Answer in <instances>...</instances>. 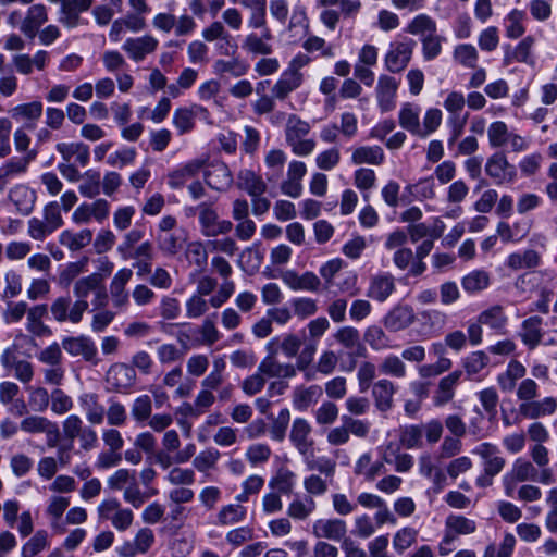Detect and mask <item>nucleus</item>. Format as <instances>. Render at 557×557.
<instances>
[{
    "instance_id": "obj_21",
    "label": "nucleus",
    "mask_w": 557,
    "mask_h": 557,
    "mask_svg": "<svg viewBox=\"0 0 557 557\" xmlns=\"http://www.w3.org/2000/svg\"><path fill=\"white\" fill-rule=\"evenodd\" d=\"M396 385L388 379H381L372 385L371 396L380 412H387L394 406Z\"/></svg>"
},
{
    "instance_id": "obj_43",
    "label": "nucleus",
    "mask_w": 557,
    "mask_h": 557,
    "mask_svg": "<svg viewBox=\"0 0 557 557\" xmlns=\"http://www.w3.org/2000/svg\"><path fill=\"white\" fill-rule=\"evenodd\" d=\"M296 473L288 468H280L269 481V487L280 494H290L296 485Z\"/></svg>"
},
{
    "instance_id": "obj_26",
    "label": "nucleus",
    "mask_w": 557,
    "mask_h": 557,
    "mask_svg": "<svg viewBox=\"0 0 557 557\" xmlns=\"http://www.w3.org/2000/svg\"><path fill=\"white\" fill-rule=\"evenodd\" d=\"M276 354H271L267 356L258 366L259 372L263 373L264 376L268 377H277V379H290L294 377L297 373V363H281L275 358Z\"/></svg>"
},
{
    "instance_id": "obj_56",
    "label": "nucleus",
    "mask_w": 557,
    "mask_h": 557,
    "mask_svg": "<svg viewBox=\"0 0 557 557\" xmlns=\"http://www.w3.org/2000/svg\"><path fill=\"white\" fill-rule=\"evenodd\" d=\"M364 341L374 351H382L393 347L389 337L377 325H371L366 330Z\"/></svg>"
},
{
    "instance_id": "obj_63",
    "label": "nucleus",
    "mask_w": 557,
    "mask_h": 557,
    "mask_svg": "<svg viewBox=\"0 0 557 557\" xmlns=\"http://www.w3.org/2000/svg\"><path fill=\"white\" fill-rule=\"evenodd\" d=\"M165 481L173 486H190L196 481L194 469L173 467L166 475Z\"/></svg>"
},
{
    "instance_id": "obj_36",
    "label": "nucleus",
    "mask_w": 557,
    "mask_h": 557,
    "mask_svg": "<svg viewBox=\"0 0 557 557\" xmlns=\"http://www.w3.org/2000/svg\"><path fill=\"white\" fill-rule=\"evenodd\" d=\"M46 305H36L27 309L26 330L35 336H45L51 333L50 329L42 322L47 315Z\"/></svg>"
},
{
    "instance_id": "obj_5",
    "label": "nucleus",
    "mask_w": 557,
    "mask_h": 557,
    "mask_svg": "<svg viewBox=\"0 0 557 557\" xmlns=\"http://www.w3.org/2000/svg\"><path fill=\"white\" fill-rule=\"evenodd\" d=\"M310 341L305 345L297 359V368L299 371L308 369L313 360V357L318 349V342L323 334L329 330L330 322L326 318L320 317L310 321L307 325Z\"/></svg>"
},
{
    "instance_id": "obj_1",
    "label": "nucleus",
    "mask_w": 557,
    "mask_h": 557,
    "mask_svg": "<svg viewBox=\"0 0 557 557\" xmlns=\"http://www.w3.org/2000/svg\"><path fill=\"white\" fill-rule=\"evenodd\" d=\"M27 224L28 235L35 240H44L63 224L59 202H49L44 208L42 219L32 218Z\"/></svg>"
},
{
    "instance_id": "obj_41",
    "label": "nucleus",
    "mask_w": 557,
    "mask_h": 557,
    "mask_svg": "<svg viewBox=\"0 0 557 557\" xmlns=\"http://www.w3.org/2000/svg\"><path fill=\"white\" fill-rule=\"evenodd\" d=\"M317 509V503L312 497H295L287 506L286 513L298 521L307 520Z\"/></svg>"
},
{
    "instance_id": "obj_39",
    "label": "nucleus",
    "mask_w": 557,
    "mask_h": 557,
    "mask_svg": "<svg viewBox=\"0 0 557 557\" xmlns=\"http://www.w3.org/2000/svg\"><path fill=\"white\" fill-rule=\"evenodd\" d=\"M57 150L66 162L74 159L82 166L89 162V148L83 143H61L57 145Z\"/></svg>"
},
{
    "instance_id": "obj_60",
    "label": "nucleus",
    "mask_w": 557,
    "mask_h": 557,
    "mask_svg": "<svg viewBox=\"0 0 557 557\" xmlns=\"http://www.w3.org/2000/svg\"><path fill=\"white\" fill-rule=\"evenodd\" d=\"M49 545L48 533L45 530H38L35 534L22 546V557H35Z\"/></svg>"
},
{
    "instance_id": "obj_55",
    "label": "nucleus",
    "mask_w": 557,
    "mask_h": 557,
    "mask_svg": "<svg viewBox=\"0 0 557 557\" xmlns=\"http://www.w3.org/2000/svg\"><path fill=\"white\" fill-rule=\"evenodd\" d=\"M172 123L180 135L190 133L195 127V114L193 106L189 108L181 107L175 109Z\"/></svg>"
},
{
    "instance_id": "obj_50",
    "label": "nucleus",
    "mask_w": 557,
    "mask_h": 557,
    "mask_svg": "<svg viewBox=\"0 0 557 557\" xmlns=\"http://www.w3.org/2000/svg\"><path fill=\"white\" fill-rule=\"evenodd\" d=\"M159 250L165 256L176 255L183 247V237L177 231L156 234Z\"/></svg>"
},
{
    "instance_id": "obj_47",
    "label": "nucleus",
    "mask_w": 557,
    "mask_h": 557,
    "mask_svg": "<svg viewBox=\"0 0 557 557\" xmlns=\"http://www.w3.org/2000/svg\"><path fill=\"white\" fill-rule=\"evenodd\" d=\"M78 191L87 198H95L101 191V176L98 171L87 170L82 174Z\"/></svg>"
},
{
    "instance_id": "obj_30",
    "label": "nucleus",
    "mask_w": 557,
    "mask_h": 557,
    "mask_svg": "<svg viewBox=\"0 0 557 557\" xmlns=\"http://www.w3.org/2000/svg\"><path fill=\"white\" fill-rule=\"evenodd\" d=\"M36 156V151L30 150L24 157L12 158L5 162L0 168V189H2L10 178L24 174L27 171L29 163L35 160Z\"/></svg>"
},
{
    "instance_id": "obj_24",
    "label": "nucleus",
    "mask_w": 557,
    "mask_h": 557,
    "mask_svg": "<svg viewBox=\"0 0 557 557\" xmlns=\"http://www.w3.org/2000/svg\"><path fill=\"white\" fill-rule=\"evenodd\" d=\"M48 21L47 9L44 4H34L28 8L20 30L29 39H34L39 28Z\"/></svg>"
},
{
    "instance_id": "obj_23",
    "label": "nucleus",
    "mask_w": 557,
    "mask_h": 557,
    "mask_svg": "<svg viewBox=\"0 0 557 557\" xmlns=\"http://www.w3.org/2000/svg\"><path fill=\"white\" fill-rule=\"evenodd\" d=\"M272 38L273 36L269 28L261 29L260 34L252 32L244 37L242 48L250 54L269 55L273 52Z\"/></svg>"
},
{
    "instance_id": "obj_2",
    "label": "nucleus",
    "mask_w": 557,
    "mask_h": 557,
    "mask_svg": "<svg viewBox=\"0 0 557 557\" xmlns=\"http://www.w3.org/2000/svg\"><path fill=\"white\" fill-rule=\"evenodd\" d=\"M190 211L198 214L200 230L206 237L225 235L233 228V223L228 220H221L211 203L201 202Z\"/></svg>"
},
{
    "instance_id": "obj_35",
    "label": "nucleus",
    "mask_w": 557,
    "mask_h": 557,
    "mask_svg": "<svg viewBox=\"0 0 557 557\" xmlns=\"http://www.w3.org/2000/svg\"><path fill=\"white\" fill-rule=\"evenodd\" d=\"M541 325L542 318L537 315L530 317L522 322L520 337L529 349H534L541 344L543 337Z\"/></svg>"
},
{
    "instance_id": "obj_15",
    "label": "nucleus",
    "mask_w": 557,
    "mask_h": 557,
    "mask_svg": "<svg viewBox=\"0 0 557 557\" xmlns=\"http://www.w3.org/2000/svg\"><path fill=\"white\" fill-rule=\"evenodd\" d=\"M312 534L335 542L347 540V523L339 518L318 519L312 524Z\"/></svg>"
},
{
    "instance_id": "obj_45",
    "label": "nucleus",
    "mask_w": 557,
    "mask_h": 557,
    "mask_svg": "<svg viewBox=\"0 0 557 557\" xmlns=\"http://www.w3.org/2000/svg\"><path fill=\"white\" fill-rule=\"evenodd\" d=\"M221 453L213 447L201 450L193 459V467L200 473L208 474L216 468Z\"/></svg>"
},
{
    "instance_id": "obj_38",
    "label": "nucleus",
    "mask_w": 557,
    "mask_h": 557,
    "mask_svg": "<svg viewBox=\"0 0 557 557\" xmlns=\"http://www.w3.org/2000/svg\"><path fill=\"white\" fill-rule=\"evenodd\" d=\"M445 531L455 540L459 535H470L476 531V522L462 515H449L445 520Z\"/></svg>"
},
{
    "instance_id": "obj_4",
    "label": "nucleus",
    "mask_w": 557,
    "mask_h": 557,
    "mask_svg": "<svg viewBox=\"0 0 557 557\" xmlns=\"http://www.w3.org/2000/svg\"><path fill=\"white\" fill-rule=\"evenodd\" d=\"M88 307L87 300H76L72 302L69 296H61L53 300L50 306V312L52 318L59 323L70 321L77 324L82 321L83 314Z\"/></svg>"
},
{
    "instance_id": "obj_51",
    "label": "nucleus",
    "mask_w": 557,
    "mask_h": 557,
    "mask_svg": "<svg viewBox=\"0 0 557 557\" xmlns=\"http://www.w3.org/2000/svg\"><path fill=\"white\" fill-rule=\"evenodd\" d=\"M311 126L307 121L301 120L296 114H289L285 125L286 144L306 137L310 133Z\"/></svg>"
},
{
    "instance_id": "obj_17",
    "label": "nucleus",
    "mask_w": 557,
    "mask_h": 557,
    "mask_svg": "<svg viewBox=\"0 0 557 557\" xmlns=\"http://www.w3.org/2000/svg\"><path fill=\"white\" fill-rule=\"evenodd\" d=\"M158 39L151 35L141 37L127 38L122 45V49L127 53L128 58L135 62L143 61L148 54L156 51Z\"/></svg>"
},
{
    "instance_id": "obj_22",
    "label": "nucleus",
    "mask_w": 557,
    "mask_h": 557,
    "mask_svg": "<svg viewBox=\"0 0 557 557\" xmlns=\"http://www.w3.org/2000/svg\"><path fill=\"white\" fill-rule=\"evenodd\" d=\"M304 83V73L292 70H284L278 79L271 88L274 98L280 101L285 100L293 91L298 89Z\"/></svg>"
},
{
    "instance_id": "obj_9",
    "label": "nucleus",
    "mask_w": 557,
    "mask_h": 557,
    "mask_svg": "<svg viewBox=\"0 0 557 557\" xmlns=\"http://www.w3.org/2000/svg\"><path fill=\"white\" fill-rule=\"evenodd\" d=\"M413 46L414 42L411 40L391 44L384 57L386 70L392 73H399L405 70L410 62Z\"/></svg>"
},
{
    "instance_id": "obj_44",
    "label": "nucleus",
    "mask_w": 557,
    "mask_h": 557,
    "mask_svg": "<svg viewBox=\"0 0 557 557\" xmlns=\"http://www.w3.org/2000/svg\"><path fill=\"white\" fill-rule=\"evenodd\" d=\"M92 239L90 230H82L77 233L72 231H63L59 236V242L62 246L67 247L72 251H77L88 246Z\"/></svg>"
},
{
    "instance_id": "obj_34",
    "label": "nucleus",
    "mask_w": 557,
    "mask_h": 557,
    "mask_svg": "<svg viewBox=\"0 0 557 557\" xmlns=\"http://www.w3.org/2000/svg\"><path fill=\"white\" fill-rule=\"evenodd\" d=\"M237 186L245 190L251 198L262 196L267 190V184L262 177L248 169L239 171L237 175Z\"/></svg>"
},
{
    "instance_id": "obj_18",
    "label": "nucleus",
    "mask_w": 557,
    "mask_h": 557,
    "mask_svg": "<svg viewBox=\"0 0 557 557\" xmlns=\"http://www.w3.org/2000/svg\"><path fill=\"white\" fill-rule=\"evenodd\" d=\"M312 428L308 420L296 418L293 421L289 440L297 451L306 457L312 450L313 440L310 437Z\"/></svg>"
},
{
    "instance_id": "obj_48",
    "label": "nucleus",
    "mask_w": 557,
    "mask_h": 557,
    "mask_svg": "<svg viewBox=\"0 0 557 557\" xmlns=\"http://www.w3.org/2000/svg\"><path fill=\"white\" fill-rule=\"evenodd\" d=\"M379 370L383 375L395 379H404L407 375V367L403 358L393 354L385 356L381 360Z\"/></svg>"
},
{
    "instance_id": "obj_14",
    "label": "nucleus",
    "mask_w": 557,
    "mask_h": 557,
    "mask_svg": "<svg viewBox=\"0 0 557 557\" xmlns=\"http://www.w3.org/2000/svg\"><path fill=\"white\" fill-rule=\"evenodd\" d=\"M399 82L389 75H381L375 86L377 107L382 112H389L396 107V94Z\"/></svg>"
},
{
    "instance_id": "obj_19",
    "label": "nucleus",
    "mask_w": 557,
    "mask_h": 557,
    "mask_svg": "<svg viewBox=\"0 0 557 557\" xmlns=\"http://www.w3.org/2000/svg\"><path fill=\"white\" fill-rule=\"evenodd\" d=\"M206 184L218 191L227 190L234 180L228 166L223 162L211 163L203 172Z\"/></svg>"
},
{
    "instance_id": "obj_54",
    "label": "nucleus",
    "mask_w": 557,
    "mask_h": 557,
    "mask_svg": "<svg viewBox=\"0 0 557 557\" xmlns=\"http://www.w3.org/2000/svg\"><path fill=\"white\" fill-rule=\"evenodd\" d=\"M461 285L465 292L469 294L479 293L488 287L490 275L483 270H474L463 276Z\"/></svg>"
},
{
    "instance_id": "obj_33",
    "label": "nucleus",
    "mask_w": 557,
    "mask_h": 557,
    "mask_svg": "<svg viewBox=\"0 0 557 557\" xmlns=\"http://www.w3.org/2000/svg\"><path fill=\"white\" fill-rule=\"evenodd\" d=\"M420 114L421 107L416 103L405 102L398 112V123L400 127L410 134L418 136L420 134Z\"/></svg>"
},
{
    "instance_id": "obj_11",
    "label": "nucleus",
    "mask_w": 557,
    "mask_h": 557,
    "mask_svg": "<svg viewBox=\"0 0 557 557\" xmlns=\"http://www.w3.org/2000/svg\"><path fill=\"white\" fill-rule=\"evenodd\" d=\"M416 321L413 308L409 305L394 306L383 318L384 327L391 333L401 332Z\"/></svg>"
},
{
    "instance_id": "obj_58",
    "label": "nucleus",
    "mask_w": 557,
    "mask_h": 557,
    "mask_svg": "<svg viewBox=\"0 0 557 557\" xmlns=\"http://www.w3.org/2000/svg\"><path fill=\"white\" fill-rule=\"evenodd\" d=\"M247 509L240 504H228L223 506L218 513V522L222 525H231L246 519Z\"/></svg>"
},
{
    "instance_id": "obj_46",
    "label": "nucleus",
    "mask_w": 557,
    "mask_h": 557,
    "mask_svg": "<svg viewBox=\"0 0 557 557\" xmlns=\"http://www.w3.org/2000/svg\"><path fill=\"white\" fill-rule=\"evenodd\" d=\"M10 199L14 202L18 212L29 214L34 203V193L24 185H17L10 190Z\"/></svg>"
},
{
    "instance_id": "obj_57",
    "label": "nucleus",
    "mask_w": 557,
    "mask_h": 557,
    "mask_svg": "<svg viewBox=\"0 0 557 557\" xmlns=\"http://www.w3.org/2000/svg\"><path fill=\"white\" fill-rule=\"evenodd\" d=\"M51 422L50 419L41 414H26L20 422V430L29 435L42 434Z\"/></svg>"
},
{
    "instance_id": "obj_10",
    "label": "nucleus",
    "mask_w": 557,
    "mask_h": 557,
    "mask_svg": "<svg viewBox=\"0 0 557 557\" xmlns=\"http://www.w3.org/2000/svg\"><path fill=\"white\" fill-rule=\"evenodd\" d=\"M61 345L62 348L72 357L81 356L88 362H98V349L94 341L88 336H67L62 339Z\"/></svg>"
},
{
    "instance_id": "obj_20",
    "label": "nucleus",
    "mask_w": 557,
    "mask_h": 557,
    "mask_svg": "<svg viewBox=\"0 0 557 557\" xmlns=\"http://www.w3.org/2000/svg\"><path fill=\"white\" fill-rule=\"evenodd\" d=\"M474 451L483 459L484 472L486 475L493 478L502 472L506 465V460L495 445L491 443H482Z\"/></svg>"
},
{
    "instance_id": "obj_12",
    "label": "nucleus",
    "mask_w": 557,
    "mask_h": 557,
    "mask_svg": "<svg viewBox=\"0 0 557 557\" xmlns=\"http://www.w3.org/2000/svg\"><path fill=\"white\" fill-rule=\"evenodd\" d=\"M395 290V276L388 272H381L370 277L366 295L374 301L385 302Z\"/></svg>"
},
{
    "instance_id": "obj_59",
    "label": "nucleus",
    "mask_w": 557,
    "mask_h": 557,
    "mask_svg": "<svg viewBox=\"0 0 557 557\" xmlns=\"http://www.w3.org/2000/svg\"><path fill=\"white\" fill-rule=\"evenodd\" d=\"M453 57L457 63L468 69H475L479 61L478 50L471 44L457 45Z\"/></svg>"
},
{
    "instance_id": "obj_53",
    "label": "nucleus",
    "mask_w": 557,
    "mask_h": 557,
    "mask_svg": "<svg viewBox=\"0 0 557 557\" xmlns=\"http://www.w3.org/2000/svg\"><path fill=\"white\" fill-rule=\"evenodd\" d=\"M28 393V405L33 411L42 413L49 408L51 393L44 386L26 387Z\"/></svg>"
},
{
    "instance_id": "obj_8",
    "label": "nucleus",
    "mask_w": 557,
    "mask_h": 557,
    "mask_svg": "<svg viewBox=\"0 0 557 557\" xmlns=\"http://www.w3.org/2000/svg\"><path fill=\"white\" fill-rule=\"evenodd\" d=\"M136 371L125 363L112 364L106 375L110 389L116 393H127L136 383Z\"/></svg>"
},
{
    "instance_id": "obj_31",
    "label": "nucleus",
    "mask_w": 557,
    "mask_h": 557,
    "mask_svg": "<svg viewBox=\"0 0 557 557\" xmlns=\"http://www.w3.org/2000/svg\"><path fill=\"white\" fill-rule=\"evenodd\" d=\"M78 404L85 412L86 419L90 424H101L104 419L106 409L99 403V397L95 393H84L78 397Z\"/></svg>"
},
{
    "instance_id": "obj_29",
    "label": "nucleus",
    "mask_w": 557,
    "mask_h": 557,
    "mask_svg": "<svg viewBox=\"0 0 557 557\" xmlns=\"http://www.w3.org/2000/svg\"><path fill=\"white\" fill-rule=\"evenodd\" d=\"M461 375L462 372L460 370H456L440 380L433 397V403L435 406L441 407L453 400Z\"/></svg>"
},
{
    "instance_id": "obj_28",
    "label": "nucleus",
    "mask_w": 557,
    "mask_h": 557,
    "mask_svg": "<svg viewBox=\"0 0 557 557\" xmlns=\"http://www.w3.org/2000/svg\"><path fill=\"white\" fill-rule=\"evenodd\" d=\"M283 282L293 290L315 292L320 287V278L313 272H305L299 275L288 270L282 274Z\"/></svg>"
},
{
    "instance_id": "obj_40",
    "label": "nucleus",
    "mask_w": 557,
    "mask_h": 557,
    "mask_svg": "<svg viewBox=\"0 0 557 557\" xmlns=\"http://www.w3.org/2000/svg\"><path fill=\"white\" fill-rule=\"evenodd\" d=\"M321 395L322 388L319 385L299 386L294 391V408L299 411H305L311 405L315 404Z\"/></svg>"
},
{
    "instance_id": "obj_13",
    "label": "nucleus",
    "mask_w": 557,
    "mask_h": 557,
    "mask_svg": "<svg viewBox=\"0 0 557 557\" xmlns=\"http://www.w3.org/2000/svg\"><path fill=\"white\" fill-rule=\"evenodd\" d=\"M110 213V205L106 199L99 198L94 202L79 205L72 214V220L77 224L89 223L92 219L102 222Z\"/></svg>"
},
{
    "instance_id": "obj_7",
    "label": "nucleus",
    "mask_w": 557,
    "mask_h": 557,
    "mask_svg": "<svg viewBox=\"0 0 557 557\" xmlns=\"http://www.w3.org/2000/svg\"><path fill=\"white\" fill-rule=\"evenodd\" d=\"M485 173L496 185L512 183L517 177L516 166L509 163L506 154L497 151L485 163Z\"/></svg>"
},
{
    "instance_id": "obj_62",
    "label": "nucleus",
    "mask_w": 557,
    "mask_h": 557,
    "mask_svg": "<svg viewBox=\"0 0 557 557\" xmlns=\"http://www.w3.org/2000/svg\"><path fill=\"white\" fill-rule=\"evenodd\" d=\"M49 406L54 414L63 416L72 410L74 403L70 395L57 387L51 391Z\"/></svg>"
},
{
    "instance_id": "obj_6",
    "label": "nucleus",
    "mask_w": 557,
    "mask_h": 557,
    "mask_svg": "<svg viewBox=\"0 0 557 557\" xmlns=\"http://www.w3.org/2000/svg\"><path fill=\"white\" fill-rule=\"evenodd\" d=\"M132 277L133 270L124 267L115 272L110 282L109 294L112 306L117 312H124L129 307V293L126 286Z\"/></svg>"
},
{
    "instance_id": "obj_64",
    "label": "nucleus",
    "mask_w": 557,
    "mask_h": 557,
    "mask_svg": "<svg viewBox=\"0 0 557 557\" xmlns=\"http://www.w3.org/2000/svg\"><path fill=\"white\" fill-rule=\"evenodd\" d=\"M152 413V401L149 395H140L136 397L131 406L132 418L137 423L147 421Z\"/></svg>"
},
{
    "instance_id": "obj_49",
    "label": "nucleus",
    "mask_w": 557,
    "mask_h": 557,
    "mask_svg": "<svg viewBox=\"0 0 557 557\" xmlns=\"http://www.w3.org/2000/svg\"><path fill=\"white\" fill-rule=\"evenodd\" d=\"M540 263V256L535 250L529 249L522 252H513L508 256L506 264L512 270L535 268Z\"/></svg>"
},
{
    "instance_id": "obj_42",
    "label": "nucleus",
    "mask_w": 557,
    "mask_h": 557,
    "mask_svg": "<svg viewBox=\"0 0 557 557\" xmlns=\"http://www.w3.org/2000/svg\"><path fill=\"white\" fill-rule=\"evenodd\" d=\"M478 319L480 320V323L488 326L497 333H503L508 322L504 308L499 305H495L483 310L478 315Z\"/></svg>"
},
{
    "instance_id": "obj_52",
    "label": "nucleus",
    "mask_w": 557,
    "mask_h": 557,
    "mask_svg": "<svg viewBox=\"0 0 557 557\" xmlns=\"http://www.w3.org/2000/svg\"><path fill=\"white\" fill-rule=\"evenodd\" d=\"M436 22L424 13L416 15L406 27L407 33L416 36H422V38L425 35L436 33Z\"/></svg>"
},
{
    "instance_id": "obj_32",
    "label": "nucleus",
    "mask_w": 557,
    "mask_h": 557,
    "mask_svg": "<svg viewBox=\"0 0 557 557\" xmlns=\"http://www.w3.org/2000/svg\"><path fill=\"white\" fill-rule=\"evenodd\" d=\"M385 160V153L381 146H359L352 149L350 161L355 165L370 164L381 165Z\"/></svg>"
},
{
    "instance_id": "obj_27",
    "label": "nucleus",
    "mask_w": 557,
    "mask_h": 557,
    "mask_svg": "<svg viewBox=\"0 0 557 557\" xmlns=\"http://www.w3.org/2000/svg\"><path fill=\"white\" fill-rule=\"evenodd\" d=\"M10 114L16 122H22L24 124L23 127L32 131L41 117L42 103L40 101H33L17 104L10 110Z\"/></svg>"
},
{
    "instance_id": "obj_3",
    "label": "nucleus",
    "mask_w": 557,
    "mask_h": 557,
    "mask_svg": "<svg viewBox=\"0 0 557 557\" xmlns=\"http://www.w3.org/2000/svg\"><path fill=\"white\" fill-rule=\"evenodd\" d=\"M97 512L100 520H109L120 532L129 529L134 520V512L129 508L122 507L116 498L102 500L97 507Z\"/></svg>"
},
{
    "instance_id": "obj_37",
    "label": "nucleus",
    "mask_w": 557,
    "mask_h": 557,
    "mask_svg": "<svg viewBox=\"0 0 557 557\" xmlns=\"http://www.w3.org/2000/svg\"><path fill=\"white\" fill-rule=\"evenodd\" d=\"M384 470V463L382 461H372V455L370 453L361 454L354 467V473L363 476V479L369 482L374 481Z\"/></svg>"
},
{
    "instance_id": "obj_61",
    "label": "nucleus",
    "mask_w": 557,
    "mask_h": 557,
    "mask_svg": "<svg viewBox=\"0 0 557 557\" xmlns=\"http://www.w3.org/2000/svg\"><path fill=\"white\" fill-rule=\"evenodd\" d=\"M417 529L411 527L401 528L394 534L393 548L397 554L401 555L417 542Z\"/></svg>"
},
{
    "instance_id": "obj_25",
    "label": "nucleus",
    "mask_w": 557,
    "mask_h": 557,
    "mask_svg": "<svg viewBox=\"0 0 557 557\" xmlns=\"http://www.w3.org/2000/svg\"><path fill=\"white\" fill-rule=\"evenodd\" d=\"M301 347V339L298 335L288 333L282 336L273 337L267 344V349L271 354H278L281 351L286 358L292 359L299 357Z\"/></svg>"
},
{
    "instance_id": "obj_16",
    "label": "nucleus",
    "mask_w": 557,
    "mask_h": 557,
    "mask_svg": "<svg viewBox=\"0 0 557 557\" xmlns=\"http://www.w3.org/2000/svg\"><path fill=\"white\" fill-rule=\"evenodd\" d=\"M206 161L193 159L168 174V185L171 189H180L190 180H194L205 168Z\"/></svg>"
}]
</instances>
